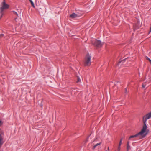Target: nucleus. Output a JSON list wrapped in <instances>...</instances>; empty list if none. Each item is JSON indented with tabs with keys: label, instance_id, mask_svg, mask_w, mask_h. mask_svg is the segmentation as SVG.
<instances>
[{
	"label": "nucleus",
	"instance_id": "f257e3e1",
	"mask_svg": "<svg viewBox=\"0 0 151 151\" xmlns=\"http://www.w3.org/2000/svg\"><path fill=\"white\" fill-rule=\"evenodd\" d=\"M143 122L144 124L141 131L134 135L131 136L129 137V139L134 137H138L139 139H141L146 136L148 133V131H147V127L146 123L144 121Z\"/></svg>",
	"mask_w": 151,
	"mask_h": 151
},
{
	"label": "nucleus",
	"instance_id": "f03ea898",
	"mask_svg": "<svg viewBox=\"0 0 151 151\" xmlns=\"http://www.w3.org/2000/svg\"><path fill=\"white\" fill-rule=\"evenodd\" d=\"M91 56L89 54H88L86 55L84 60V65L86 66H90L91 63Z\"/></svg>",
	"mask_w": 151,
	"mask_h": 151
},
{
	"label": "nucleus",
	"instance_id": "7ed1b4c3",
	"mask_svg": "<svg viewBox=\"0 0 151 151\" xmlns=\"http://www.w3.org/2000/svg\"><path fill=\"white\" fill-rule=\"evenodd\" d=\"M9 7V5L5 3V0H4L2 6L0 7V13L2 12L4 10L8 9Z\"/></svg>",
	"mask_w": 151,
	"mask_h": 151
},
{
	"label": "nucleus",
	"instance_id": "20e7f679",
	"mask_svg": "<svg viewBox=\"0 0 151 151\" xmlns=\"http://www.w3.org/2000/svg\"><path fill=\"white\" fill-rule=\"evenodd\" d=\"M92 43L95 46L98 47H100L102 46L103 44L100 40H95L92 41Z\"/></svg>",
	"mask_w": 151,
	"mask_h": 151
},
{
	"label": "nucleus",
	"instance_id": "39448f33",
	"mask_svg": "<svg viewBox=\"0 0 151 151\" xmlns=\"http://www.w3.org/2000/svg\"><path fill=\"white\" fill-rule=\"evenodd\" d=\"M151 118V112L146 115L143 117V121L146 123L147 119Z\"/></svg>",
	"mask_w": 151,
	"mask_h": 151
},
{
	"label": "nucleus",
	"instance_id": "423d86ee",
	"mask_svg": "<svg viewBox=\"0 0 151 151\" xmlns=\"http://www.w3.org/2000/svg\"><path fill=\"white\" fill-rule=\"evenodd\" d=\"M12 12L13 13V14L14 15H15L16 16V17H18V15L17 14V13L15 11H12ZM17 17L15 18L14 20V21H15L16 22H17Z\"/></svg>",
	"mask_w": 151,
	"mask_h": 151
},
{
	"label": "nucleus",
	"instance_id": "0eeeda50",
	"mask_svg": "<svg viewBox=\"0 0 151 151\" xmlns=\"http://www.w3.org/2000/svg\"><path fill=\"white\" fill-rule=\"evenodd\" d=\"M70 17L72 18H75L76 17H79L78 15L75 13H73L72 14L70 15Z\"/></svg>",
	"mask_w": 151,
	"mask_h": 151
},
{
	"label": "nucleus",
	"instance_id": "6e6552de",
	"mask_svg": "<svg viewBox=\"0 0 151 151\" xmlns=\"http://www.w3.org/2000/svg\"><path fill=\"white\" fill-rule=\"evenodd\" d=\"M3 138L0 134V147H1L2 145L3 144Z\"/></svg>",
	"mask_w": 151,
	"mask_h": 151
},
{
	"label": "nucleus",
	"instance_id": "1a4fd4ad",
	"mask_svg": "<svg viewBox=\"0 0 151 151\" xmlns=\"http://www.w3.org/2000/svg\"><path fill=\"white\" fill-rule=\"evenodd\" d=\"M100 144H101V143H98L95 145L93 147L92 149H94L97 146L100 145Z\"/></svg>",
	"mask_w": 151,
	"mask_h": 151
},
{
	"label": "nucleus",
	"instance_id": "9d476101",
	"mask_svg": "<svg viewBox=\"0 0 151 151\" xmlns=\"http://www.w3.org/2000/svg\"><path fill=\"white\" fill-rule=\"evenodd\" d=\"M29 1H30L32 5V6H33V7L34 8H35V5H34V3L33 2V1H32V0H29Z\"/></svg>",
	"mask_w": 151,
	"mask_h": 151
},
{
	"label": "nucleus",
	"instance_id": "9b49d317",
	"mask_svg": "<svg viewBox=\"0 0 151 151\" xmlns=\"http://www.w3.org/2000/svg\"><path fill=\"white\" fill-rule=\"evenodd\" d=\"M126 59L125 58V59H124L122 60L121 61H119L118 63V65H119L121 63H124L125 62Z\"/></svg>",
	"mask_w": 151,
	"mask_h": 151
},
{
	"label": "nucleus",
	"instance_id": "f8f14e48",
	"mask_svg": "<svg viewBox=\"0 0 151 151\" xmlns=\"http://www.w3.org/2000/svg\"><path fill=\"white\" fill-rule=\"evenodd\" d=\"M81 82V80L79 76H77V80L76 82L77 83L80 82Z\"/></svg>",
	"mask_w": 151,
	"mask_h": 151
},
{
	"label": "nucleus",
	"instance_id": "ddd939ff",
	"mask_svg": "<svg viewBox=\"0 0 151 151\" xmlns=\"http://www.w3.org/2000/svg\"><path fill=\"white\" fill-rule=\"evenodd\" d=\"M0 13L1 14V15L0 16V19H1L3 17V16L4 15V13H3V12H2L1 13Z\"/></svg>",
	"mask_w": 151,
	"mask_h": 151
},
{
	"label": "nucleus",
	"instance_id": "4468645a",
	"mask_svg": "<svg viewBox=\"0 0 151 151\" xmlns=\"http://www.w3.org/2000/svg\"><path fill=\"white\" fill-rule=\"evenodd\" d=\"M130 149V146L128 144H127V151H128Z\"/></svg>",
	"mask_w": 151,
	"mask_h": 151
},
{
	"label": "nucleus",
	"instance_id": "2eb2a0df",
	"mask_svg": "<svg viewBox=\"0 0 151 151\" xmlns=\"http://www.w3.org/2000/svg\"><path fill=\"white\" fill-rule=\"evenodd\" d=\"M4 35L3 34H0V39L1 38H2L4 36Z\"/></svg>",
	"mask_w": 151,
	"mask_h": 151
},
{
	"label": "nucleus",
	"instance_id": "dca6fc26",
	"mask_svg": "<svg viewBox=\"0 0 151 151\" xmlns=\"http://www.w3.org/2000/svg\"><path fill=\"white\" fill-rule=\"evenodd\" d=\"M122 139H121L120 140V141L119 142V146H121L122 143Z\"/></svg>",
	"mask_w": 151,
	"mask_h": 151
},
{
	"label": "nucleus",
	"instance_id": "f3484780",
	"mask_svg": "<svg viewBox=\"0 0 151 151\" xmlns=\"http://www.w3.org/2000/svg\"><path fill=\"white\" fill-rule=\"evenodd\" d=\"M146 58L147 60H148L149 61L150 63L151 64V60L148 57H147Z\"/></svg>",
	"mask_w": 151,
	"mask_h": 151
},
{
	"label": "nucleus",
	"instance_id": "a211bd4d",
	"mask_svg": "<svg viewBox=\"0 0 151 151\" xmlns=\"http://www.w3.org/2000/svg\"><path fill=\"white\" fill-rule=\"evenodd\" d=\"M120 146H121L119 145V147H118V149H117V151H120V149H121Z\"/></svg>",
	"mask_w": 151,
	"mask_h": 151
},
{
	"label": "nucleus",
	"instance_id": "6ab92c4d",
	"mask_svg": "<svg viewBox=\"0 0 151 151\" xmlns=\"http://www.w3.org/2000/svg\"><path fill=\"white\" fill-rule=\"evenodd\" d=\"M125 93L126 94L127 93V91L126 88L125 89Z\"/></svg>",
	"mask_w": 151,
	"mask_h": 151
},
{
	"label": "nucleus",
	"instance_id": "aec40b11",
	"mask_svg": "<svg viewBox=\"0 0 151 151\" xmlns=\"http://www.w3.org/2000/svg\"><path fill=\"white\" fill-rule=\"evenodd\" d=\"M145 87V85H144V84H143L142 85V87L144 88Z\"/></svg>",
	"mask_w": 151,
	"mask_h": 151
},
{
	"label": "nucleus",
	"instance_id": "412c9836",
	"mask_svg": "<svg viewBox=\"0 0 151 151\" xmlns=\"http://www.w3.org/2000/svg\"><path fill=\"white\" fill-rule=\"evenodd\" d=\"M40 106H41V107H42V104H40Z\"/></svg>",
	"mask_w": 151,
	"mask_h": 151
},
{
	"label": "nucleus",
	"instance_id": "4be33fe9",
	"mask_svg": "<svg viewBox=\"0 0 151 151\" xmlns=\"http://www.w3.org/2000/svg\"><path fill=\"white\" fill-rule=\"evenodd\" d=\"M108 150H109V147H108Z\"/></svg>",
	"mask_w": 151,
	"mask_h": 151
},
{
	"label": "nucleus",
	"instance_id": "5701e85b",
	"mask_svg": "<svg viewBox=\"0 0 151 151\" xmlns=\"http://www.w3.org/2000/svg\"><path fill=\"white\" fill-rule=\"evenodd\" d=\"M106 151H107V150H106Z\"/></svg>",
	"mask_w": 151,
	"mask_h": 151
}]
</instances>
